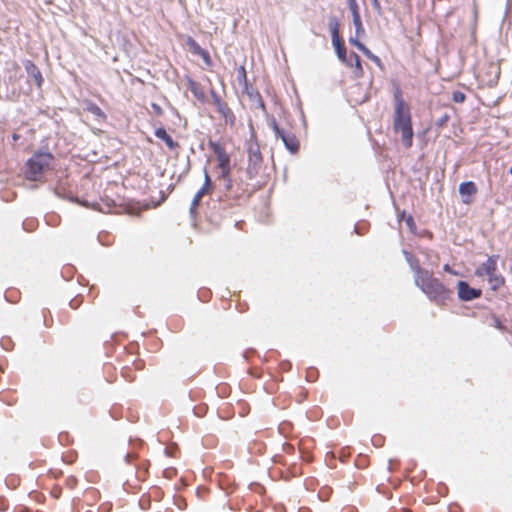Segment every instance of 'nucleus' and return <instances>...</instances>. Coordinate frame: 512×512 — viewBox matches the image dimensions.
<instances>
[{
  "mask_svg": "<svg viewBox=\"0 0 512 512\" xmlns=\"http://www.w3.org/2000/svg\"><path fill=\"white\" fill-rule=\"evenodd\" d=\"M212 97H213V103L216 106V108H218L219 106H221L224 103V101H222L220 96L217 95L216 93H213Z\"/></svg>",
  "mask_w": 512,
  "mask_h": 512,
  "instance_id": "29",
  "label": "nucleus"
},
{
  "mask_svg": "<svg viewBox=\"0 0 512 512\" xmlns=\"http://www.w3.org/2000/svg\"><path fill=\"white\" fill-rule=\"evenodd\" d=\"M498 255H491L476 270L475 275L478 277H487L490 288L494 291L499 290L505 284V278L497 273Z\"/></svg>",
  "mask_w": 512,
  "mask_h": 512,
  "instance_id": "4",
  "label": "nucleus"
},
{
  "mask_svg": "<svg viewBox=\"0 0 512 512\" xmlns=\"http://www.w3.org/2000/svg\"><path fill=\"white\" fill-rule=\"evenodd\" d=\"M272 127L276 138H280L282 140L287 150L293 154L299 151L300 143L293 133L285 132L284 130L280 129L276 122H273Z\"/></svg>",
  "mask_w": 512,
  "mask_h": 512,
  "instance_id": "7",
  "label": "nucleus"
},
{
  "mask_svg": "<svg viewBox=\"0 0 512 512\" xmlns=\"http://www.w3.org/2000/svg\"><path fill=\"white\" fill-rule=\"evenodd\" d=\"M243 90L250 98L260 99V94L256 90H254L253 87L249 85V83H247V88H243Z\"/></svg>",
  "mask_w": 512,
  "mask_h": 512,
  "instance_id": "25",
  "label": "nucleus"
},
{
  "mask_svg": "<svg viewBox=\"0 0 512 512\" xmlns=\"http://www.w3.org/2000/svg\"><path fill=\"white\" fill-rule=\"evenodd\" d=\"M211 190H212V181H211L210 175L208 174L207 170H205L203 186L200 188V190L194 196L191 206H190V214L192 216L197 215V209L201 202V199L203 198L204 195L210 194Z\"/></svg>",
  "mask_w": 512,
  "mask_h": 512,
  "instance_id": "8",
  "label": "nucleus"
},
{
  "mask_svg": "<svg viewBox=\"0 0 512 512\" xmlns=\"http://www.w3.org/2000/svg\"><path fill=\"white\" fill-rule=\"evenodd\" d=\"M509 173H510V175H512V166L509 169Z\"/></svg>",
  "mask_w": 512,
  "mask_h": 512,
  "instance_id": "37",
  "label": "nucleus"
},
{
  "mask_svg": "<svg viewBox=\"0 0 512 512\" xmlns=\"http://www.w3.org/2000/svg\"><path fill=\"white\" fill-rule=\"evenodd\" d=\"M393 99V130L395 133H401V141L404 147L409 149L413 145L414 136L410 107L405 102L400 88L394 91Z\"/></svg>",
  "mask_w": 512,
  "mask_h": 512,
  "instance_id": "2",
  "label": "nucleus"
},
{
  "mask_svg": "<svg viewBox=\"0 0 512 512\" xmlns=\"http://www.w3.org/2000/svg\"><path fill=\"white\" fill-rule=\"evenodd\" d=\"M24 66H25V69H26L27 73L29 74V76L34 79L37 87L40 88L44 81L40 69L37 67V65L34 62H32L30 60H27L24 64Z\"/></svg>",
  "mask_w": 512,
  "mask_h": 512,
  "instance_id": "15",
  "label": "nucleus"
},
{
  "mask_svg": "<svg viewBox=\"0 0 512 512\" xmlns=\"http://www.w3.org/2000/svg\"><path fill=\"white\" fill-rule=\"evenodd\" d=\"M130 457H131V456H130L129 454H127V455H126V460H127V461H129Z\"/></svg>",
  "mask_w": 512,
  "mask_h": 512,
  "instance_id": "36",
  "label": "nucleus"
},
{
  "mask_svg": "<svg viewBox=\"0 0 512 512\" xmlns=\"http://www.w3.org/2000/svg\"><path fill=\"white\" fill-rule=\"evenodd\" d=\"M87 110L95 115L96 117L98 118H101V119H105L106 118V115L104 113V111L96 104L94 103H90L87 107Z\"/></svg>",
  "mask_w": 512,
  "mask_h": 512,
  "instance_id": "21",
  "label": "nucleus"
},
{
  "mask_svg": "<svg viewBox=\"0 0 512 512\" xmlns=\"http://www.w3.org/2000/svg\"><path fill=\"white\" fill-rule=\"evenodd\" d=\"M263 158L258 146H251L248 151V167L247 171L250 177L257 174L258 169L262 164Z\"/></svg>",
  "mask_w": 512,
  "mask_h": 512,
  "instance_id": "10",
  "label": "nucleus"
},
{
  "mask_svg": "<svg viewBox=\"0 0 512 512\" xmlns=\"http://www.w3.org/2000/svg\"><path fill=\"white\" fill-rule=\"evenodd\" d=\"M154 134L157 138L164 141L165 145L169 150L174 151L180 148V144L174 141L173 138L167 133V131L163 127L157 128Z\"/></svg>",
  "mask_w": 512,
  "mask_h": 512,
  "instance_id": "14",
  "label": "nucleus"
},
{
  "mask_svg": "<svg viewBox=\"0 0 512 512\" xmlns=\"http://www.w3.org/2000/svg\"><path fill=\"white\" fill-rule=\"evenodd\" d=\"M70 306H71L73 309L77 308V304H74V301H71V302H70Z\"/></svg>",
  "mask_w": 512,
  "mask_h": 512,
  "instance_id": "34",
  "label": "nucleus"
},
{
  "mask_svg": "<svg viewBox=\"0 0 512 512\" xmlns=\"http://www.w3.org/2000/svg\"><path fill=\"white\" fill-rule=\"evenodd\" d=\"M132 365L135 370H142L144 368V362L141 359L134 360Z\"/></svg>",
  "mask_w": 512,
  "mask_h": 512,
  "instance_id": "28",
  "label": "nucleus"
},
{
  "mask_svg": "<svg viewBox=\"0 0 512 512\" xmlns=\"http://www.w3.org/2000/svg\"><path fill=\"white\" fill-rule=\"evenodd\" d=\"M447 119H448V116H445V117L441 120V122L439 123V126H442V125L447 121Z\"/></svg>",
  "mask_w": 512,
  "mask_h": 512,
  "instance_id": "33",
  "label": "nucleus"
},
{
  "mask_svg": "<svg viewBox=\"0 0 512 512\" xmlns=\"http://www.w3.org/2000/svg\"><path fill=\"white\" fill-rule=\"evenodd\" d=\"M339 27L340 25L336 19L330 21L329 29L331 32L332 44L334 46L338 59L346 66H352V62L351 60H349V56L347 55V50L344 41L340 36Z\"/></svg>",
  "mask_w": 512,
  "mask_h": 512,
  "instance_id": "6",
  "label": "nucleus"
},
{
  "mask_svg": "<svg viewBox=\"0 0 512 512\" xmlns=\"http://www.w3.org/2000/svg\"><path fill=\"white\" fill-rule=\"evenodd\" d=\"M350 44L357 47L368 59H370L372 62H374L378 67H382V61L381 59L373 54L362 42H360L357 38H350L349 39Z\"/></svg>",
  "mask_w": 512,
  "mask_h": 512,
  "instance_id": "13",
  "label": "nucleus"
},
{
  "mask_svg": "<svg viewBox=\"0 0 512 512\" xmlns=\"http://www.w3.org/2000/svg\"><path fill=\"white\" fill-rule=\"evenodd\" d=\"M186 45L192 54L202 58L206 66L211 67L213 65V61L209 52L203 49L193 37L188 36L186 38Z\"/></svg>",
  "mask_w": 512,
  "mask_h": 512,
  "instance_id": "9",
  "label": "nucleus"
},
{
  "mask_svg": "<svg viewBox=\"0 0 512 512\" xmlns=\"http://www.w3.org/2000/svg\"><path fill=\"white\" fill-rule=\"evenodd\" d=\"M349 60L352 62V66L349 67L353 69L355 78H362L364 76V69L359 55L355 52H351L349 55Z\"/></svg>",
  "mask_w": 512,
  "mask_h": 512,
  "instance_id": "17",
  "label": "nucleus"
},
{
  "mask_svg": "<svg viewBox=\"0 0 512 512\" xmlns=\"http://www.w3.org/2000/svg\"><path fill=\"white\" fill-rule=\"evenodd\" d=\"M121 374L128 382H132L136 379V375L132 372V368L129 365L122 368Z\"/></svg>",
  "mask_w": 512,
  "mask_h": 512,
  "instance_id": "22",
  "label": "nucleus"
},
{
  "mask_svg": "<svg viewBox=\"0 0 512 512\" xmlns=\"http://www.w3.org/2000/svg\"><path fill=\"white\" fill-rule=\"evenodd\" d=\"M217 111L219 112L221 117L224 119L225 123H227L231 126L234 125L235 115L226 102H224L221 106H219L217 108Z\"/></svg>",
  "mask_w": 512,
  "mask_h": 512,
  "instance_id": "18",
  "label": "nucleus"
},
{
  "mask_svg": "<svg viewBox=\"0 0 512 512\" xmlns=\"http://www.w3.org/2000/svg\"><path fill=\"white\" fill-rule=\"evenodd\" d=\"M414 271L415 285L436 305L446 306L452 299L453 291L447 288L433 273L420 267L417 260L410 262Z\"/></svg>",
  "mask_w": 512,
  "mask_h": 512,
  "instance_id": "1",
  "label": "nucleus"
},
{
  "mask_svg": "<svg viewBox=\"0 0 512 512\" xmlns=\"http://www.w3.org/2000/svg\"><path fill=\"white\" fill-rule=\"evenodd\" d=\"M373 7L376 10V12L381 15L382 14V7L379 0H372Z\"/></svg>",
  "mask_w": 512,
  "mask_h": 512,
  "instance_id": "30",
  "label": "nucleus"
},
{
  "mask_svg": "<svg viewBox=\"0 0 512 512\" xmlns=\"http://www.w3.org/2000/svg\"><path fill=\"white\" fill-rule=\"evenodd\" d=\"M489 68L491 70L490 72L493 74V77L489 78L486 81V84L492 87L495 86L498 82V79L500 77V68L492 64L489 65Z\"/></svg>",
  "mask_w": 512,
  "mask_h": 512,
  "instance_id": "19",
  "label": "nucleus"
},
{
  "mask_svg": "<svg viewBox=\"0 0 512 512\" xmlns=\"http://www.w3.org/2000/svg\"><path fill=\"white\" fill-rule=\"evenodd\" d=\"M237 80H238V83L243 87V88H247V83H248V79H247V73H246V69L244 66H240L238 68V72H237Z\"/></svg>",
  "mask_w": 512,
  "mask_h": 512,
  "instance_id": "20",
  "label": "nucleus"
},
{
  "mask_svg": "<svg viewBox=\"0 0 512 512\" xmlns=\"http://www.w3.org/2000/svg\"><path fill=\"white\" fill-rule=\"evenodd\" d=\"M187 85H188L189 90L191 91V93L194 95V97L196 99H198L201 102L205 101L206 94H205L203 86L199 82H197L191 78H188Z\"/></svg>",
  "mask_w": 512,
  "mask_h": 512,
  "instance_id": "16",
  "label": "nucleus"
},
{
  "mask_svg": "<svg viewBox=\"0 0 512 512\" xmlns=\"http://www.w3.org/2000/svg\"><path fill=\"white\" fill-rule=\"evenodd\" d=\"M151 108L153 109L154 113L157 115V116H161L163 114V109L160 105L156 104V103H152L151 104Z\"/></svg>",
  "mask_w": 512,
  "mask_h": 512,
  "instance_id": "27",
  "label": "nucleus"
},
{
  "mask_svg": "<svg viewBox=\"0 0 512 512\" xmlns=\"http://www.w3.org/2000/svg\"><path fill=\"white\" fill-rule=\"evenodd\" d=\"M478 192V188L473 181L463 182L459 186V193L462 196V201L465 204H471L472 197Z\"/></svg>",
  "mask_w": 512,
  "mask_h": 512,
  "instance_id": "12",
  "label": "nucleus"
},
{
  "mask_svg": "<svg viewBox=\"0 0 512 512\" xmlns=\"http://www.w3.org/2000/svg\"><path fill=\"white\" fill-rule=\"evenodd\" d=\"M209 148L216 156L218 168L220 169V178L227 182V188H230V175H231V160L226 151L225 146L216 141L210 140L208 142Z\"/></svg>",
  "mask_w": 512,
  "mask_h": 512,
  "instance_id": "5",
  "label": "nucleus"
},
{
  "mask_svg": "<svg viewBox=\"0 0 512 512\" xmlns=\"http://www.w3.org/2000/svg\"><path fill=\"white\" fill-rule=\"evenodd\" d=\"M452 99L454 102L456 103H462L465 101L466 99V96L463 92L461 91H454L453 94H452Z\"/></svg>",
  "mask_w": 512,
  "mask_h": 512,
  "instance_id": "26",
  "label": "nucleus"
},
{
  "mask_svg": "<svg viewBox=\"0 0 512 512\" xmlns=\"http://www.w3.org/2000/svg\"><path fill=\"white\" fill-rule=\"evenodd\" d=\"M412 221H413V220H412V217H409V218L407 219V223H408V224H411V222H412Z\"/></svg>",
  "mask_w": 512,
  "mask_h": 512,
  "instance_id": "35",
  "label": "nucleus"
},
{
  "mask_svg": "<svg viewBox=\"0 0 512 512\" xmlns=\"http://www.w3.org/2000/svg\"><path fill=\"white\" fill-rule=\"evenodd\" d=\"M347 3L349 6V9L351 11L352 17H354L355 15H360V10H359L357 0H347Z\"/></svg>",
  "mask_w": 512,
  "mask_h": 512,
  "instance_id": "24",
  "label": "nucleus"
},
{
  "mask_svg": "<svg viewBox=\"0 0 512 512\" xmlns=\"http://www.w3.org/2000/svg\"><path fill=\"white\" fill-rule=\"evenodd\" d=\"M353 24L355 26L356 34L361 35L364 33V27L361 20V15H355L353 17Z\"/></svg>",
  "mask_w": 512,
  "mask_h": 512,
  "instance_id": "23",
  "label": "nucleus"
},
{
  "mask_svg": "<svg viewBox=\"0 0 512 512\" xmlns=\"http://www.w3.org/2000/svg\"><path fill=\"white\" fill-rule=\"evenodd\" d=\"M19 139H20V135L19 134H17V133H13L12 134V140L14 142L18 141Z\"/></svg>",
  "mask_w": 512,
  "mask_h": 512,
  "instance_id": "31",
  "label": "nucleus"
},
{
  "mask_svg": "<svg viewBox=\"0 0 512 512\" xmlns=\"http://www.w3.org/2000/svg\"><path fill=\"white\" fill-rule=\"evenodd\" d=\"M458 297L463 301H471L481 296V290L474 289L465 281H459L457 284Z\"/></svg>",
  "mask_w": 512,
  "mask_h": 512,
  "instance_id": "11",
  "label": "nucleus"
},
{
  "mask_svg": "<svg viewBox=\"0 0 512 512\" xmlns=\"http://www.w3.org/2000/svg\"><path fill=\"white\" fill-rule=\"evenodd\" d=\"M496 327L499 328V329H503L504 328L499 320L496 321Z\"/></svg>",
  "mask_w": 512,
  "mask_h": 512,
  "instance_id": "32",
  "label": "nucleus"
},
{
  "mask_svg": "<svg viewBox=\"0 0 512 512\" xmlns=\"http://www.w3.org/2000/svg\"><path fill=\"white\" fill-rule=\"evenodd\" d=\"M55 163V156L48 148L36 150L25 163V178L29 181H41L44 174L51 170Z\"/></svg>",
  "mask_w": 512,
  "mask_h": 512,
  "instance_id": "3",
  "label": "nucleus"
}]
</instances>
